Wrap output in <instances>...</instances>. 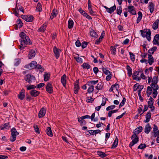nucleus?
Instances as JSON below:
<instances>
[{
  "label": "nucleus",
  "instance_id": "nucleus-47",
  "mask_svg": "<svg viewBox=\"0 0 159 159\" xmlns=\"http://www.w3.org/2000/svg\"><path fill=\"white\" fill-rule=\"evenodd\" d=\"M36 9L37 11L40 12L42 11V5L40 2L38 3L37 5Z\"/></svg>",
  "mask_w": 159,
  "mask_h": 159
},
{
  "label": "nucleus",
  "instance_id": "nucleus-12",
  "mask_svg": "<svg viewBox=\"0 0 159 159\" xmlns=\"http://www.w3.org/2000/svg\"><path fill=\"white\" fill-rule=\"evenodd\" d=\"M35 52L34 50H31L28 55V58L29 59H31L34 57L35 55Z\"/></svg>",
  "mask_w": 159,
  "mask_h": 159
},
{
  "label": "nucleus",
  "instance_id": "nucleus-1",
  "mask_svg": "<svg viewBox=\"0 0 159 159\" xmlns=\"http://www.w3.org/2000/svg\"><path fill=\"white\" fill-rule=\"evenodd\" d=\"M19 35L21 38L20 48L21 50L23 49L26 47V45L32 44V43L29 37L24 32H21L20 33Z\"/></svg>",
  "mask_w": 159,
  "mask_h": 159
},
{
  "label": "nucleus",
  "instance_id": "nucleus-50",
  "mask_svg": "<svg viewBox=\"0 0 159 159\" xmlns=\"http://www.w3.org/2000/svg\"><path fill=\"white\" fill-rule=\"evenodd\" d=\"M15 62L14 63V65L15 66H18L20 63L21 60L19 58H18L17 59H15Z\"/></svg>",
  "mask_w": 159,
  "mask_h": 159
},
{
  "label": "nucleus",
  "instance_id": "nucleus-39",
  "mask_svg": "<svg viewBox=\"0 0 159 159\" xmlns=\"http://www.w3.org/2000/svg\"><path fill=\"white\" fill-rule=\"evenodd\" d=\"M103 86V84L102 82H99L97 84L95 88L98 90H100L102 89Z\"/></svg>",
  "mask_w": 159,
  "mask_h": 159
},
{
  "label": "nucleus",
  "instance_id": "nucleus-46",
  "mask_svg": "<svg viewBox=\"0 0 159 159\" xmlns=\"http://www.w3.org/2000/svg\"><path fill=\"white\" fill-rule=\"evenodd\" d=\"M37 62L35 61H32L30 64V67L31 69L35 68L36 66Z\"/></svg>",
  "mask_w": 159,
  "mask_h": 159
},
{
  "label": "nucleus",
  "instance_id": "nucleus-49",
  "mask_svg": "<svg viewBox=\"0 0 159 159\" xmlns=\"http://www.w3.org/2000/svg\"><path fill=\"white\" fill-rule=\"evenodd\" d=\"M50 74L48 73H45L44 75V80L47 81L49 80L50 77Z\"/></svg>",
  "mask_w": 159,
  "mask_h": 159
},
{
  "label": "nucleus",
  "instance_id": "nucleus-15",
  "mask_svg": "<svg viewBox=\"0 0 159 159\" xmlns=\"http://www.w3.org/2000/svg\"><path fill=\"white\" fill-rule=\"evenodd\" d=\"M79 88V80H78L75 83V84L74 89V92L75 94H77L78 93Z\"/></svg>",
  "mask_w": 159,
  "mask_h": 159
},
{
  "label": "nucleus",
  "instance_id": "nucleus-44",
  "mask_svg": "<svg viewBox=\"0 0 159 159\" xmlns=\"http://www.w3.org/2000/svg\"><path fill=\"white\" fill-rule=\"evenodd\" d=\"M74 22L72 20H69L68 22V28L69 29L72 28L73 26Z\"/></svg>",
  "mask_w": 159,
  "mask_h": 159
},
{
  "label": "nucleus",
  "instance_id": "nucleus-40",
  "mask_svg": "<svg viewBox=\"0 0 159 159\" xmlns=\"http://www.w3.org/2000/svg\"><path fill=\"white\" fill-rule=\"evenodd\" d=\"M152 89L150 86H148L147 88V96L149 97L152 93Z\"/></svg>",
  "mask_w": 159,
  "mask_h": 159
},
{
  "label": "nucleus",
  "instance_id": "nucleus-24",
  "mask_svg": "<svg viewBox=\"0 0 159 159\" xmlns=\"http://www.w3.org/2000/svg\"><path fill=\"white\" fill-rule=\"evenodd\" d=\"M57 14V10L54 9L51 13V15L50 16V18L51 19H52L53 18L56 17Z\"/></svg>",
  "mask_w": 159,
  "mask_h": 159
},
{
  "label": "nucleus",
  "instance_id": "nucleus-5",
  "mask_svg": "<svg viewBox=\"0 0 159 159\" xmlns=\"http://www.w3.org/2000/svg\"><path fill=\"white\" fill-rule=\"evenodd\" d=\"M25 80L30 84L33 81L35 80V77L32 75L27 74L25 78Z\"/></svg>",
  "mask_w": 159,
  "mask_h": 159
},
{
  "label": "nucleus",
  "instance_id": "nucleus-37",
  "mask_svg": "<svg viewBox=\"0 0 159 159\" xmlns=\"http://www.w3.org/2000/svg\"><path fill=\"white\" fill-rule=\"evenodd\" d=\"M80 117H78V121L80 123L81 126L85 125L86 124V121L84 120V119H80Z\"/></svg>",
  "mask_w": 159,
  "mask_h": 159
},
{
  "label": "nucleus",
  "instance_id": "nucleus-7",
  "mask_svg": "<svg viewBox=\"0 0 159 159\" xmlns=\"http://www.w3.org/2000/svg\"><path fill=\"white\" fill-rule=\"evenodd\" d=\"M102 6L106 9L107 11L110 14L113 12L116 9V6L115 4L110 8H108L105 6L103 5Z\"/></svg>",
  "mask_w": 159,
  "mask_h": 159
},
{
  "label": "nucleus",
  "instance_id": "nucleus-31",
  "mask_svg": "<svg viewBox=\"0 0 159 159\" xmlns=\"http://www.w3.org/2000/svg\"><path fill=\"white\" fill-rule=\"evenodd\" d=\"M90 35L93 37L97 38L98 37V35L96 33L95 31L92 29L90 31Z\"/></svg>",
  "mask_w": 159,
  "mask_h": 159
},
{
  "label": "nucleus",
  "instance_id": "nucleus-21",
  "mask_svg": "<svg viewBox=\"0 0 159 159\" xmlns=\"http://www.w3.org/2000/svg\"><path fill=\"white\" fill-rule=\"evenodd\" d=\"M152 129V128L149 124H147L145 126L144 129V132L147 134H148Z\"/></svg>",
  "mask_w": 159,
  "mask_h": 159
},
{
  "label": "nucleus",
  "instance_id": "nucleus-32",
  "mask_svg": "<svg viewBox=\"0 0 159 159\" xmlns=\"http://www.w3.org/2000/svg\"><path fill=\"white\" fill-rule=\"evenodd\" d=\"M126 69L128 71V74L129 77H130L132 74V70L131 68L129 65L126 66Z\"/></svg>",
  "mask_w": 159,
  "mask_h": 159
},
{
  "label": "nucleus",
  "instance_id": "nucleus-59",
  "mask_svg": "<svg viewBox=\"0 0 159 159\" xmlns=\"http://www.w3.org/2000/svg\"><path fill=\"white\" fill-rule=\"evenodd\" d=\"M17 23L19 25V28H20L22 26L23 23L21 20L20 19H18L17 21Z\"/></svg>",
  "mask_w": 159,
  "mask_h": 159
},
{
  "label": "nucleus",
  "instance_id": "nucleus-9",
  "mask_svg": "<svg viewBox=\"0 0 159 159\" xmlns=\"http://www.w3.org/2000/svg\"><path fill=\"white\" fill-rule=\"evenodd\" d=\"M23 18L26 21L28 22H32L34 20V17L32 16H22Z\"/></svg>",
  "mask_w": 159,
  "mask_h": 159
},
{
  "label": "nucleus",
  "instance_id": "nucleus-56",
  "mask_svg": "<svg viewBox=\"0 0 159 159\" xmlns=\"http://www.w3.org/2000/svg\"><path fill=\"white\" fill-rule=\"evenodd\" d=\"M37 68L38 69H39L40 71L42 72L44 70V69L43 67L42 66L39 65V64L36 65V67L35 68Z\"/></svg>",
  "mask_w": 159,
  "mask_h": 159
},
{
  "label": "nucleus",
  "instance_id": "nucleus-55",
  "mask_svg": "<svg viewBox=\"0 0 159 159\" xmlns=\"http://www.w3.org/2000/svg\"><path fill=\"white\" fill-rule=\"evenodd\" d=\"M34 128L35 132L38 134H40L39 129L37 125H34Z\"/></svg>",
  "mask_w": 159,
  "mask_h": 159
},
{
  "label": "nucleus",
  "instance_id": "nucleus-23",
  "mask_svg": "<svg viewBox=\"0 0 159 159\" xmlns=\"http://www.w3.org/2000/svg\"><path fill=\"white\" fill-rule=\"evenodd\" d=\"M46 132L47 134L50 136H52L53 135V134L52 131V130L51 129V128L50 127H48L46 130Z\"/></svg>",
  "mask_w": 159,
  "mask_h": 159
},
{
  "label": "nucleus",
  "instance_id": "nucleus-62",
  "mask_svg": "<svg viewBox=\"0 0 159 159\" xmlns=\"http://www.w3.org/2000/svg\"><path fill=\"white\" fill-rule=\"evenodd\" d=\"M154 99L151 97H150V98L149 99V101L148 102V105H151L152 103L153 102Z\"/></svg>",
  "mask_w": 159,
  "mask_h": 159
},
{
  "label": "nucleus",
  "instance_id": "nucleus-35",
  "mask_svg": "<svg viewBox=\"0 0 159 159\" xmlns=\"http://www.w3.org/2000/svg\"><path fill=\"white\" fill-rule=\"evenodd\" d=\"M157 49V47H154L150 49L148 51V54H153L154 52L156 51Z\"/></svg>",
  "mask_w": 159,
  "mask_h": 159
},
{
  "label": "nucleus",
  "instance_id": "nucleus-61",
  "mask_svg": "<svg viewBox=\"0 0 159 159\" xmlns=\"http://www.w3.org/2000/svg\"><path fill=\"white\" fill-rule=\"evenodd\" d=\"M36 88V86L34 85H31L27 87V89L28 90H30L32 89H34Z\"/></svg>",
  "mask_w": 159,
  "mask_h": 159
},
{
  "label": "nucleus",
  "instance_id": "nucleus-22",
  "mask_svg": "<svg viewBox=\"0 0 159 159\" xmlns=\"http://www.w3.org/2000/svg\"><path fill=\"white\" fill-rule=\"evenodd\" d=\"M148 63L150 65H152L154 61V58L152 55L150 54H148Z\"/></svg>",
  "mask_w": 159,
  "mask_h": 159
},
{
  "label": "nucleus",
  "instance_id": "nucleus-41",
  "mask_svg": "<svg viewBox=\"0 0 159 159\" xmlns=\"http://www.w3.org/2000/svg\"><path fill=\"white\" fill-rule=\"evenodd\" d=\"M158 81V76H154L153 77V79L152 80V84H157Z\"/></svg>",
  "mask_w": 159,
  "mask_h": 159
},
{
  "label": "nucleus",
  "instance_id": "nucleus-48",
  "mask_svg": "<svg viewBox=\"0 0 159 159\" xmlns=\"http://www.w3.org/2000/svg\"><path fill=\"white\" fill-rule=\"evenodd\" d=\"M74 58V59L77 62L80 63H83L82 59L81 58L79 57V56L75 57Z\"/></svg>",
  "mask_w": 159,
  "mask_h": 159
},
{
  "label": "nucleus",
  "instance_id": "nucleus-2",
  "mask_svg": "<svg viewBox=\"0 0 159 159\" xmlns=\"http://www.w3.org/2000/svg\"><path fill=\"white\" fill-rule=\"evenodd\" d=\"M140 32L141 35L143 37H146L147 39L149 41L151 40V32L149 29H144L143 30H141Z\"/></svg>",
  "mask_w": 159,
  "mask_h": 159
},
{
  "label": "nucleus",
  "instance_id": "nucleus-16",
  "mask_svg": "<svg viewBox=\"0 0 159 159\" xmlns=\"http://www.w3.org/2000/svg\"><path fill=\"white\" fill-rule=\"evenodd\" d=\"M25 97V90L24 89H22L21 90L19 94L18 95V98L20 99L23 100L24 98Z\"/></svg>",
  "mask_w": 159,
  "mask_h": 159
},
{
  "label": "nucleus",
  "instance_id": "nucleus-58",
  "mask_svg": "<svg viewBox=\"0 0 159 159\" xmlns=\"http://www.w3.org/2000/svg\"><path fill=\"white\" fill-rule=\"evenodd\" d=\"M89 11L91 15H93V16H95L96 15V12L93 11L92 10V8H90L89 9Z\"/></svg>",
  "mask_w": 159,
  "mask_h": 159
},
{
  "label": "nucleus",
  "instance_id": "nucleus-17",
  "mask_svg": "<svg viewBox=\"0 0 159 159\" xmlns=\"http://www.w3.org/2000/svg\"><path fill=\"white\" fill-rule=\"evenodd\" d=\"M148 9L151 13H152L154 10L155 5L152 2H149V3Z\"/></svg>",
  "mask_w": 159,
  "mask_h": 159
},
{
  "label": "nucleus",
  "instance_id": "nucleus-27",
  "mask_svg": "<svg viewBox=\"0 0 159 159\" xmlns=\"http://www.w3.org/2000/svg\"><path fill=\"white\" fill-rule=\"evenodd\" d=\"M9 122L6 123L2 126H0V129L1 130H3L5 129H9L10 127V126H9Z\"/></svg>",
  "mask_w": 159,
  "mask_h": 159
},
{
  "label": "nucleus",
  "instance_id": "nucleus-36",
  "mask_svg": "<svg viewBox=\"0 0 159 159\" xmlns=\"http://www.w3.org/2000/svg\"><path fill=\"white\" fill-rule=\"evenodd\" d=\"M138 14L139 16L138 17L136 21V22L137 24L139 23L142 17V14L140 11H139L138 12Z\"/></svg>",
  "mask_w": 159,
  "mask_h": 159
},
{
  "label": "nucleus",
  "instance_id": "nucleus-8",
  "mask_svg": "<svg viewBox=\"0 0 159 159\" xmlns=\"http://www.w3.org/2000/svg\"><path fill=\"white\" fill-rule=\"evenodd\" d=\"M128 11L130 13L133 15H135L136 14V11L134 9V6H128Z\"/></svg>",
  "mask_w": 159,
  "mask_h": 159
},
{
  "label": "nucleus",
  "instance_id": "nucleus-52",
  "mask_svg": "<svg viewBox=\"0 0 159 159\" xmlns=\"http://www.w3.org/2000/svg\"><path fill=\"white\" fill-rule=\"evenodd\" d=\"M129 54L130 55V59H131V60L133 61L134 62L135 60V55L133 53L131 52H129Z\"/></svg>",
  "mask_w": 159,
  "mask_h": 159
},
{
  "label": "nucleus",
  "instance_id": "nucleus-10",
  "mask_svg": "<svg viewBox=\"0 0 159 159\" xmlns=\"http://www.w3.org/2000/svg\"><path fill=\"white\" fill-rule=\"evenodd\" d=\"M46 109L43 107L40 110L38 114L39 118H41L44 116L46 113Z\"/></svg>",
  "mask_w": 159,
  "mask_h": 159
},
{
  "label": "nucleus",
  "instance_id": "nucleus-42",
  "mask_svg": "<svg viewBox=\"0 0 159 159\" xmlns=\"http://www.w3.org/2000/svg\"><path fill=\"white\" fill-rule=\"evenodd\" d=\"M102 70L103 72H104L106 75H108V74H112L111 72H110L109 70H107L106 68H104L103 67H102Z\"/></svg>",
  "mask_w": 159,
  "mask_h": 159
},
{
  "label": "nucleus",
  "instance_id": "nucleus-45",
  "mask_svg": "<svg viewBox=\"0 0 159 159\" xmlns=\"http://www.w3.org/2000/svg\"><path fill=\"white\" fill-rule=\"evenodd\" d=\"M47 27V25L45 24H43L39 29L40 32H44Z\"/></svg>",
  "mask_w": 159,
  "mask_h": 159
},
{
  "label": "nucleus",
  "instance_id": "nucleus-33",
  "mask_svg": "<svg viewBox=\"0 0 159 159\" xmlns=\"http://www.w3.org/2000/svg\"><path fill=\"white\" fill-rule=\"evenodd\" d=\"M117 47V46H111L110 48V50L112 54L113 55H115L116 54V47Z\"/></svg>",
  "mask_w": 159,
  "mask_h": 159
},
{
  "label": "nucleus",
  "instance_id": "nucleus-18",
  "mask_svg": "<svg viewBox=\"0 0 159 159\" xmlns=\"http://www.w3.org/2000/svg\"><path fill=\"white\" fill-rule=\"evenodd\" d=\"M133 88L134 90V91L137 90L138 89H139V90H140L141 91L143 89L144 86L143 85H139V84L137 83L134 85Z\"/></svg>",
  "mask_w": 159,
  "mask_h": 159
},
{
  "label": "nucleus",
  "instance_id": "nucleus-60",
  "mask_svg": "<svg viewBox=\"0 0 159 159\" xmlns=\"http://www.w3.org/2000/svg\"><path fill=\"white\" fill-rule=\"evenodd\" d=\"M116 107V106L115 105H112L111 106H108L106 108L107 111H109L110 110H112L114 109Z\"/></svg>",
  "mask_w": 159,
  "mask_h": 159
},
{
  "label": "nucleus",
  "instance_id": "nucleus-63",
  "mask_svg": "<svg viewBox=\"0 0 159 159\" xmlns=\"http://www.w3.org/2000/svg\"><path fill=\"white\" fill-rule=\"evenodd\" d=\"M16 8L17 9L18 11V10H20V11H22L23 12V13H24V9H23V7H22V6H21L19 8H18V7H17V4H16Z\"/></svg>",
  "mask_w": 159,
  "mask_h": 159
},
{
  "label": "nucleus",
  "instance_id": "nucleus-3",
  "mask_svg": "<svg viewBox=\"0 0 159 159\" xmlns=\"http://www.w3.org/2000/svg\"><path fill=\"white\" fill-rule=\"evenodd\" d=\"M11 136L10 138L11 142L15 141L16 139V136L19 134V133L16 131L14 127L12 128L11 130Z\"/></svg>",
  "mask_w": 159,
  "mask_h": 159
},
{
  "label": "nucleus",
  "instance_id": "nucleus-26",
  "mask_svg": "<svg viewBox=\"0 0 159 159\" xmlns=\"http://www.w3.org/2000/svg\"><path fill=\"white\" fill-rule=\"evenodd\" d=\"M66 75L65 74L63 75L61 77V82L64 86H65L66 85Z\"/></svg>",
  "mask_w": 159,
  "mask_h": 159
},
{
  "label": "nucleus",
  "instance_id": "nucleus-25",
  "mask_svg": "<svg viewBox=\"0 0 159 159\" xmlns=\"http://www.w3.org/2000/svg\"><path fill=\"white\" fill-rule=\"evenodd\" d=\"M151 118V113L150 112L147 113L146 115V120L144 121L145 123H148L149 122Z\"/></svg>",
  "mask_w": 159,
  "mask_h": 159
},
{
  "label": "nucleus",
  "instance_id": "nucleus-38",
  "mask_svg": "<svg viewBox=\"0 0 159 159\" xmlns=\"http://www.w3.org/2000/svg\"><path fill=\"white\" fill-rule=\"evenodd\" d=\"M98 82V80H92L91 81H88L87 83V84L88 85H93L97 84Z\"/></svg>",
  "mask_w": 159,
  "mask_h": 159
},
{
  "label": "nucleus",
  "instance_id": "nucleus-6",
  "mask_svg": "<svg viewBox=\"0 0 159 159\" xmlns=\"http://www.w3.org/2000/svg\"><path fill=\"white\" fill-rule=\"evenodd\" d=\"M52 85L50 83H48L46 87V91L50 94L53 93Z\"/></svg>",
  "mask_w": 159,
  "mask_h": 159
},
{
  "label": "nucleus",
  "instance_id": "nucleus-14",
  "mask_svg": "<svg viewBox=\"0 0 159 159\" xmlns=\"http://www.w3.org/2000/svg\"><path fill=\"white\" fill-rule=\"evenodd\" d=\"M153 131L154 135L155 137L159 135V130L158 129L157 126L156 125H153Z\"/></svg>",
  "mask_w": 159,
  "mask_h": 159
},
{
  "label": "nucleus",
  "instance_id": "nucleus-19",
  "mask_svg": "<svg viewBox=\"0 0 159 159\" xmlns=\"http://www.w3.org/2000/svg\"><path fill=\"white\" fill-rule=\"evenodd\" d=\"M143 130L142 126H139L135 129L134 131V134L137 135L140 133Z\"/></svg>",
  "mask_w": 159,
  "mask_h": 159
},
{
  "label": "nucleus",
  "instance_id": "nucleus-30",
  "mask_svg": "<svg viewBox=\"0 0 159 159\" xmlns=\"http://www.w3.org/2000/svg\"><path fill=\"white\" fill-rule=\"evenodd\" d=\"M151 87L153 91H157L159 87L157 84H151Z\"/></svg>",
  "mask_w": 159,
  "mask_h": 159
},
{
  "label": "nucleus",
  "instance_id": "nucleus-54",
  "mask_svg": "<svg viewBox=\"0 0 159 159\" xmlns=\"http://www.w3.org/2000/svg\"><path fill=\"white\" fill-rule=\"evenodd\" d=\"M147 146L145 143H141L138 146V148L140 149H143L145 148Z\"/></svg>",
  "mask_w": 159,
  "mask_h": 159
},
{
  "label": "nucleus",
  "instance_id": "nucleus-4",
  "mask_svg": "<svg viewBox=\"0 0 159 159\" xmlns=\"http://www.w3.org/2000/svg\"><path fill=\"white\" fill-rule=\"evenodd\" d=\"M131 139L132 140L129 144V147L131 148L135 144L137 143L139 141V138L137 135L133 134L131 136Z\"/></svg>",
  "mask_w": 159,
  "mask_h": 159
},
{
  "label": "nucleus",
  "instance_id": "nucleus-51",
  "mask_svg": "<svg viewBox=\"0 0 159 159\" xmlns=\"http://www.w3.org/2000/svg\"><path fill=\"white\" fill-rule=\"evenodd\" d=\"M89 86L88 89V93H90L91 92H93L94 90V86L93 85H89Z\"/></svg>",
  "mask_w": 159,
  "mask_h": 159
},
{
  "label": "nucleus",
  "instance_id": "nucleus-34",
  "mask_svg": "<svg viewBox=\"0 0 159 159\" xmlns=\"http://www.w3.org/2000/svg\"><path fill=\"white\" fill-rule=\"evenodd\" d=\"M118 139L116 137L115 139L111 148H116L118 145Z\"/></svg>",
  "mask_w": 159,
  "mask_h": 159
},
{
  "label": "nucleus",
  "instance_id": "nucleus-28",
  "mask_svg": "<svg viewBox=\"0 0 159 159\" xmlns=\"http://www.w3.org/2000/svg\"><path fill=\"white\" fill-rule=\"evenodd\" d=\"M159 20H156L152 25V28L154 30H157L158 27Z\"/></svg>",
  "mask_w": 159,
  "mask_h": 159
},
{
  "label": "nucleus",
  "instance_id": "nucleus-57",
  "mask_svg": "<svg viewBox=\"0 0 159 159\" xmlns=\"http://www.w3.org/2000/svg\"><path fill=\"white\" fill-rule=\"evenodd\" d=\"M89 43L87 42L84 41L82 43L81 47L83 48H86Z\"/></svg>",
  "mask_w": 159,
  "mask_h": 159
},
{
  "label": "nucleus",
  "instance_id": "nucleus-13",
  "mask_svg": "<svg viewBox=\"0 0 159 159\" xmlns=\"http://www.w3.org/2000/svg\"><path fill=\"white\" fill-rule=\"evenodd\" d=\"M139 75V72L138 71H135L132 75L133 79L137 81H139L141 80V78L139 77H138L137 75Z\"/></svg>",
  "mask_w": 159,
  "mask_h": 159
},
{
  "label": "nucleus",
  "instance_id": "nucleus-29",
  "mask_svg": "<svg viewBox=\"0 0 159 159\" xmlns=\"http://www.w3.org/2000/svg\"><path fill=\"white\" fill-rule=\"evenodd\" d=\"M81 66L83 69H89L90 68L91 66L88 63L84 62Z\"/></svg>",
  "mask_w": 159,
  "mask_h": 159
},
{
  "label": "nucleus",
  "instance_id": "nucleus-11",
  "mask_svg": "<svg viewBox=\"0 0 159 159\" xmlns=\"http://www.w3.org/2000/svg\"><path fill=\"white\" fill-rule=\"evenodd\" d=\"M53 51L56 58L58 59L60 56V50L55 46L53 48Z\"/></svg>",
  "mask_w": 159,
  "mask_h": 159
},
{
  "label": "nucleus",
  "instance_id": "nucleus-20",
  "mask_svg": "<svg viewBox=\"0 0 159 159\" xmlns=\"http://www.w3.org/2000/svg\"><path fill=\"white\" fill-rule=\"evenodd\" d=\"M30 93L33 97H36L39 95L40 92L34 89H33L30 92Z\"/></svg>",
  "mask_w": 159,
  "mask_h": 159
},
{
  "label": "nucleus",
  "instance_id": "nucleus-43",
  "mask_svg": "<svg viewBox=\"0 0 159 159\" xmlns=\"http://www.w3.org/2000/svg\"><path fill=\"white\" fill-rule=\"evenodd\" d=\"M98 155L101 157H104L107 156V154L101 151H98L97 152Z\"/></svg>",
  "mask_w": 159,
  "mask_h": 159
},
{
  "label": "nucleus",
  "instance_id": "nucleus-53",
  "mask_svg": "<svg viewBox=\"0 0 159 159\" xmlns=\"http://www.w3.org/2000/svg\"><path fill=\"white\" fill-rule=\"evenodd\" d=\"M122 8L121 6H120L118 7L116 9V13L117 14L120 15L122 12Z\"/></svg>",
  "mask_w": 159,
  "mask_h": 159
},
{
  "label": "nucleus",
  "instance_id": "nucleus-64",
  "mask_svg": "<svg viewBox=\"0 0 159 159\" xmlns=\"http://www.w3.org/2000/svg\"><path fill=\"white\" fill-rule=\"evenodd\" d=\"M112 74H110L108 75L106 77V80L107 81H109L111 79L112 77Z\"/></svg>",
  "mask_w": 159,
  "mask_h": 159
}]
</instances>
